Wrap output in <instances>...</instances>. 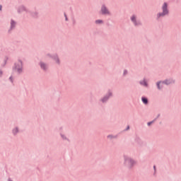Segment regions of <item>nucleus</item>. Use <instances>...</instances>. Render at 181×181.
Returning a JSON list of instances; mask_svg holds the SVG:
<instances>
[{"label":"nucleus","mask_w":181,"mask_h":181,"mask_svg":"<svg viewBox=\"0 0 181 181\" xmlns=\"http://www.w3.org/2000/svg\"><path fill=\"white\" fill-rule=\"evenodd\" d=\"M127 129H129V126H128Z\"/></svg>","instance_id":"nucleus-21"},{"label":"nucleus","mask_w":181,"mask_h":181,"mask_svg":"<svg viewBox=\"0 0 181 181\" xmlns=\"http://www.w3.org/2000/svg\"><path fill=\"white\" fill-rule=\"evenodd\" d=\"M163 13L158 14V18H160V16H165V15H168L169 13V11H168V4L164 3L163 5Z\"/></svg>","instance_id":"nucleus-1"},{"label":"nucleus","mask_w":181,"mask_h":181,"mask_svg":"<svg viewBox=\"0 0 181 181\" xmlns=\"http://www.w3.org/2000/svg\"><path fill=\"white\" fill-rule=\"evenodd\" d=\"M16 69L18 70V73H21L22 71V62H18V64L16 65Z\"/></svg>","instance_id":"nucleus-4"},{"label":"nucleus","mask_w":181,"mask_h":181,"mask_svg":"<svg viewBox=\"0 0 181 181\" xmlns=\"http://www.w3.org/2000/svg\"><path fill=\"white\" fill-rule=\"evenodd\" d=\"M151 124H152V122H148V125H151Z\"/></svg>","instance_id":"nucleus-15"},{"label":"nucleus","mask_w":181,"mask_h":181,"mask_svg":"<svg viewBox=\"0 0 181 181\" xmlns=\"http://www.w3.org/2000/svg\"><path fill=\"white\" fill-rule=\"evenodd\" d=\"M132 22H134V25H138L136 23V17L135 16H133L132 18H131Z\"/></svg>","instance_id":"nucleus-7"},{"label":"nucleus","mask_w":181,"mask_h":181,"mask_svg":"<svg viewBox=\"0 0 181 181\" xmlns=\"http://www.w3.org/2000/svg\"><path fill=\"white\" fill-rule=\"evenodd\" d=\"M135 163H136V162H135V160H134L128 157L125 158V164L127 166H129V168H132V166H134V165H135Z\"/></svg>","instance_id":"nucleus-2"},{"label":"nucleus","mask_w":181,"mask_h":181,"mask_svg":"<svg viewBox=\"0 0 181 181\" xmlns=\"http://www.w3.org/2000/svg\"><path fill=\"white\" fill-rule=\"evenodd\" d=\"M16 132H18V129L17 128L13 130V134H16Z\"/></svg>","instance_id":"nucleus-13"},{"label":"nucleus","mask_w":181,"mask_h":181,"mask_svg":"<svg viewBox=\"0 0 181 181\" xmlns=\"http://www.w3.org/2000/svg\"><path fill=\"white\" fill-rule=\"evenodd\" d=\"M101 12L103 15H108L110 13V11H108V9L105 6H102Z\"/></svg>","instance_id":"nucleus-5"},{"label":"nucleus","mask_w":181,"mask_h":181,"mask_svg":"<svg viewBox=\"0 0 181 181\" xmlns=\"http://www.w3.org/2000/svg\"><path fill=\"white\" fill-rule=\"evenodd\" d=\"M95 23H103V21H101V20H97V21H95Z\"/></svg>","instance_id":"nucleus-11"},{"label":"nucleus","mask_w":181,"mask_h":181,"mask_svg":"<svg viewBox=\"0 0 181 181\" xmlns=\"http://www.w3.org/2000/svg\"><path fill=\"white\" fill-rule=\"evenodd\" d=\"M140 84H141L142 86H148L146 81H143L140 82Z\"/></svg>","instance_id":"nucleus-9"},{"label":"nucleus","mask_w":181,"mask_h":181,"mask_svg":"<svg viewBox=\"0 0 181 181\" xmlns=\"http://www.w3.org/2000/svg\"><path fill=\"white\" fill-rule=\"evenodd\" d=\"M1 8H2V7L1 6V8H0V11L1 10Z\"/></svg>","instance_id":"nucleus-22"},{"label":"nucleus","mask_w":181,"mask_h":181,"mask_svg":"<svg viewBox=\"0 0 181 181\" xmlns=\"http://www.w3.org/2000/svg\"><path fill=\"white\" fill-rule=\"evenodd\" d=\"M66 21H67V16L65 14Z\"/></svg>","instance_id":"nucleus-16"},{"label":"nucleus","mask_w":181,"mask_h":181,"mask_svg":"<svg viewBox=\"0 0 181 181\" xmlns=\"http://www.w3.org/2000/svg\"><path fill=\"white\" fill-rule=\"evenodd\" d=\"M107 100H108V98H104L102 101L103 103H105V101H107Z\"/></svg>","instance_id":"nucleus-12"},{"label":"nucleus","mask_w":181,"mask_h":181,"mask_svg":"<svg viewBox=\"0 0 181 181\" xmlns=\"http://www.w3.org/2000/svg\"><path fill=\"white\" fill-rule=\"evenodd\" d=\"M10 80H12V77H10Z\"/></svg>","instance_id":"nucleus-20"},{"label":"nucleus","mask_w":181,"mask_h":181,"mask_svg":"<svg viewBox=\"0 0 181 181\" xmlns=\"http://www.w3.org/2000/svg\"><path fill=\"white\" fill-rule=\"evenodd\" d=\"M0 76H2V72L0 71Z\"/></svg>","instance_id":"nucleus-18"},{"label":"nucleus","mask_w":181,"mask_h":181,"mask_svg":"<svg viewBox=\"0 0 181 181\" xmlns=\"http://www.w3.org/2000/svg\"><path fill=\"white\" fill-rule=\"evenodd\" d=\"M153 168H154V169H156V166L154 165Z\"/></svg>","instance_id":"nucleus-19"},{"label":"nucleus","mask_w":181,"mask_h":181,"mask_svg":"<svg viewBox=\"0 0 181 181\" xmlns=\"http://www.w3.org/2000/svg\"><path fill=\"white\" fill-rule=\"evenodd\" d=\"M124 74H127V71H124Z\"/></svg>","instance_id":"nucleus-17"},{"label":"nucleus","mask_w":181,"mask_h":181,"mask_svg":"<svg viewBox=\"0 0 181 181\" xmlns=\"http://www.w3.org/2000/svg\"><path fill=\"white\" fill-rule=\"evenodd\" d=\"M107 138H112V136H107Z\"/></svg>","instance_id":"nucleus-14"},{"label":"nucleus","mask_w":181,"mask_h":181,"mask_svg":"<svg viewBox=\"0 0 181 181\" xmlns=\"http://www.w3.org/2000/svg\"><path fill=\"white\" fill-rule=\"evenodd\" d=\"M165 84H170V81H165V82H160L157 83L158 86V88L159 90H160V88H162L161 87H163V86H165Z\"/></svg>","instance_id":"nucleus-3"},{"label":"nucleus","mask_w":181,"mask_h":181,"mask_svg":"<svg viewBox=\"0 0 181 181\" xmlns=\"http://www.w3.org/2000/svg\"><path fill=\"white\" fill-rule=\"evenodd\" d=\"M40 67L43 70H46V69H47V66L46 65V64H44V63H42V62L40 63Z\"/></svg>","instance_id":"nucleus-6"},{"label":"nucleus","mask_w":181,"mask_h":181,"mask_svg":"<svg viewBox=\"0 0 181 181\" xmlns=\"http://www.w3.org/2000/svg\"><path fill=\"white\" fill-rule=\"evenodd\" d=\"M141 100H142L144 104H148V99L147 98H142Z\"/></svg>","instance_id":"nucleus-8"},{"label":"nucleus","mask_w":181,"mask_h":181,"mask_svg":"<svg viewBox=\"0 0 181 181\" xmlns=\"http://www.w3.org/2000/svg\"><path fill=\"white\" fill-rule=\"evenodd\" d=\"M11 28H13L15 26V21H11Z\"/></svg>","instance_id":"nucleus-10"}]
</instances>
